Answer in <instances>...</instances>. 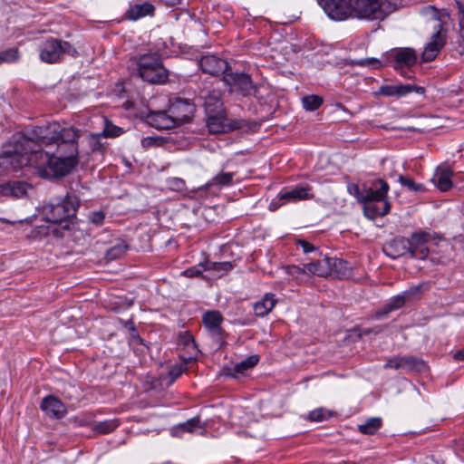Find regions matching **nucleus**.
<instances>
[{"instance_id":"f257e3e1","label":"nucleus","mask_w":464,"mask_h":464,"mask_svg":"<svg viewBox=\"0 0 464 464\" xmlns=\"http://www.w3.org/2000/svg\"><path fill=\"white\" fill-rule=\"evenodd\" d=\"M79 137V130L72 127L63 128L60 131L54 130L52 135L44 133L42 128H34L26 134L16 132L0 152V168L15 170L27 166L32 161L30 154H37L44 147L51 149L53 145H56L57 150L78 154Z\"/></svg>"},{"instance_id":"f03ea898","label":"nucleus","mask_w":464,"mask_h":464,"mask_svg":"<svg viewBox=\"0 0 464 464\" xmlns=\"http://www.w3.org/2000/svg\"><path fill=\"white\" fill-rule=\"evenodd\" d=\"M32 161L27 165H44L46 164L51 170L57 176H65L69 174L78 163V154L69 153L62 150H52L50 148L37 154H30Z\"/></svg>"},{"instance_id":"7ed1b4c3","label":"nucleus","mask_w":464,"mask_h":464,"mask_svg":"<svg viewBox=\"0 0 464 464\" xmlns=\"http://www.w3.org/2000/svg\"><path fill=\"white\" fill-rule=\"evenodd\" d=\"M137 65L139 76L151 84H164L169 79V71L163 66L158 53L140 54L132 58Z\"/></svg>"},{"instance_id":"20e7f679","label":"nucleus","mask_w":464,"mask_h":464,"mask_svg":"<svg viewBox=\"0 0 464 464\" xmlns=\"http://www.w3.org/2000/svg\"><path fill=\"white\" fill-rule=\"evenodd\" d=\"M393 0H352L353 16L366 20H382L393 12Z\"/></svg>"},{"instance_id":"39448f33","label":"nucleus","mask_w":464,"mask_h":464,"mask_svg":"<svg viewBox=\"0 0 464 464\" xmlns=\"http://www.w3.org/2000/svg\"><path fill=\"white\" fill-rule=\"evenodd\" d=\"M76 49L69 43L58 38L49 37L39 47V59L48 64L61 63L65 55L75 57Z\"/></svg>"},{"instance_id":"423d86ee","label":"nucleus","mask_w":464,"mask_h":464,"mask_svg":"<svg viewBox=\"0 0 464 464\" xmlns=\"http://www.w3.org/2000/svg\"><path fill=\"white\" fill-rule=\"evenodd\" d=\"M80 206V199L73 194H67L62 201L50 203L44 208L47 221L62 223L76 215Z\"/></svg>"},{"instance_id":"0eeeda50","label":"nucleus","mask_w":464,"mask_h":464,"mask_svg":"<svg viewBox=\"0 0 464 464\" xmlns=\"http://www.w3.org/2000/svg\"><path fill=\"white\" fill-rule=\"evenodd\" d=\"M313 198L314 194L310 186H296L291 189L281 190L271 201L269 208L274 211L285 204L307 200Z\"/></svg>"},{"instance_id":"6e6552de","label":"nucleus","mask_w":464,"mask_h":464,"mask_svg":"<svg viewBox=\"0 0 464 464\" xmlns=\"http://www.w3.org/2000/svg\"><path fill=\"white\" fill-rule=\"evenodd\" d=\"M223 81L230 88V92H238L245 97L255 96L257 92V86L246 73L228 72L224 75Z\"/></svg>"},{"instance_id":"1a4fd4ad","label":"nucleus","mask_w":464,"mask_h":464,"mask_svg":"<svg viewBox=\"0 0 464 464\" xmlns=\"http://www.w3.org/2000/svg\"><path fill=\"white\" fill-rule=\"evenodd\" d=\"M384 369L401 370L404 372H424L428 365L421 358L414 355L393 356L383 365Z\"/></svg>"},{"instance_id":"9d476101","label":"nucleus","mask_w":464,"mask_h":464,"mask_svg":"<svg viewBox=\"0 0 464 464\" xmlns=\"http://www.w3.org/2000/svg\"><path fill=\"white\" fill-rule=\"evenodd\" d=\"M327 15L336 21L353 16L352 0H318Z\"/></svg>"},{"instance_id":"9b49d317","label":"nucleus","mask_w":464,"mask_h":464,"mask_svg":"<svg viewBox=\"0 0 464 464\" xmlns=\"http://www.w3.org/2000/svg\"><path fill=\"white\" fill-rule=\"evenodd\" d=\"M196 107L189 100L177 98L169 105L170 117L173 118L176 126L188 122L195 112Z\"/></svg>"},{"instance_id":"f8f14e48","label":"nucleus","mask_w":464,"mask_h":464,"mask_svg":"<svg viewBox=\"0 0 464 464\" xmlns=\"http://www.w3.org/2000/svg\"><path fill=\"white\" fill-rule=\"evenodd\" d=\"M198 65L202 72L211 76L225 75L229 69L228 62L226 59L212 53L201 56Z\"/></svg>"},{"instance_id":"ddd939ff","label":"nucleus","mask_w":464,"mask_h":464,"mask_svg":"<svg viewBox=\"0 0 464 464\" xmlns=\"http://www.w3.org/2000/svg\"><path fill=\"white\" fill-rule=\"evenodd\" d=\"M430 238V235L426 232L413 233L409 239V243L411 244V257L419 259L426 258L429 255V249L426 246V244Z\"/></svg>"},{"instance_id":"4468645a","label":"nucleus","mask_w":464,"mask_h":464,"mask_svg":"<svg viewBox=\"0 0 464 464\" xmlns=\"http://www.w3.org/2000/svg\"><path fill=\"white\" fill-rule=\"evenodd\" d=\"M424 93V88L414 84H386L379 88L378 93L386 97H402L411 92Z\"/></svg>"},{"instance_id":"2eb2a0df","label":"nucleus","mask_w":464,"mask_h":464,"mask_svg":"<svg viewBox=\"0 0 464 464\" xmlns=\"http://www.w3.org/2000/svg\"><path fill=\"white\" fill-rule=\"evenodd\" d=\"M146 121L149 125L158 130H169L176 127V123L170 112L165 111H150L146 115Z\"/></svg>"},{"instance_id":"dca6fc26","label":"nucleus","mask_w":464,"mask_h":464,"mask_svg":"<svg viewBox=\"0 0 464 464\" xmlns=\"http://www.w3.org/2000/svg\"><path fill=\"white\" fill-rule=\"evenodd\" d=\"M410 249L409 238L403 237H395L383 246L384 254L392 259L410 255Z\"/></svg>"},{"instance_id":"f3484780","label":"nucleus","mask_w":464,"mask_h":464,"mask_svg":"<svg viewBox=\"0 0 464 464\" xmlns=\"http://www.w3.org/2000/svg\"><path fill=\"white\" fill-rule=\"evenodd\" d=\"M40 408L49 417L62 419L67 413L66 406L56 397L49 395L43 399Z\"/></svg>"},{"instance_id":"a211bd4d","label":"nucleus","mask_w":464,"mask_h":464,"mask_svg":"<svg viewBox=\"0 0 464 464\" xmlns=\"http://www.w3.org/2000/svg\"><path fill=\"white\" fill-rule=\"evenodd\" d=\"M445 44V38L440 31H437L430 37V42L427 43L421 54V60L424 63L433 61L441 48Z\"/></svg>"},{"instance_id":"6ab92c4d","label":"nucleus","mask_w":464,"mask_h":464,"mask_svg":"<svg viewBox=\"0 0 464 464\" xmlns=\"http://www.w3.org/2000/svg\"><path fill=\"white\" fill-rule=\"evenodd\" d=\"M390 189L389 184L383 179H376L372 182V187L364 193V201H381L389 202L387 194Z\"/></svg>"},{"instance_id":"aec40b11","label":"nucleus","mask_w":464,"mask_h":464,"mask_svg":"<svg viewBox=\"0 0 464 464\" xmlns=\"http://www.w3.org/2000/svg\"><path fill=\"white\" fill-rule=\"evenodd\" d=\"M200 97L204 100L206 114L218 113L224 111L219 90L203 91Z\"/></svg>"},{"instance_id":"412c9836","label":"nucleus","mask_w":464,"mask_h":464,"mask_svg":"<svg viewBox=\"0 0 464 464\" xmlns=\"http://www.w3.org/2000/svg\"><path fill=\"white\" fill-rule=\"evenodd\" d=\"M391 57L393 59L396 70L402 67H411L416 63L417 55L411 48H400L394 50L391 53Z\"/></svg>"},{"instance_id":"4be33fe9","label":"nucleus","mask_w":464,"mask_h":464,"mask_svg":"<svg viewBox=\"0 0 464 464\" xmlns=\"http://www.w3.org/2000/svg\"><path fill=\"white\" fill-rule=\"evenodd\" d=\"M223 320V315L218 311H208L202 317L205 327L213 337L221 336L223 332L221 324Z\"/></svg>"},{"instance_id":"5701e85b","label":"nucleus","mask_w":464,"mask_h":464,"mask_svg":"<svg viewBox=\"0 0 464 464\" xmlns=\"http://www.w3.org/2000/svg\"><path fill=\"white\" fill-rule=\"evenodd\" d=\"M29 185L24 181L12 180L0 185V195L14 198L24 196Z\"/></svg>"},{"instance_id":"b1692460","label":"nucleus","mask_w":464,"mask_h":464,"mask_svg":"<svg viewBox=\"0 0 464 464\" xmlns=\"http://www.w3.org/2000/svg\"><path fill=\"white\" fill-rule=\"evenodd\" d=\"M330 257L323 256L317 260L305 264L308 276L326 277L331 276Z\"/></svg>"},{"instance_id":"393cba45","label":"nucleus","mask_w":464,"mask_h":464,"mask_svg":"<svg viewBox=\"0 0 464 464\" xmlns=\"http://www.w3.org/2000/svg\"><path fill=\"white\" fill-rule=\"evenodd\" d=\"M363 205L365 217L372 220L377 217L385 216L391 209L390 202L364 201Z\"/></svg>"},{"instance_id":"a878e982","label":"nucleus","mask_w":464,"mask_h":464,"mask_svg":"<svg viewBox=\"0 0 464 464\" xmlns=\"http://www.w3.org/2000/svg\"><path fill=\"white\" fill-rule=\"evenodd\" d=\"M452 169L448 166L439 167L434 174V184L440 191H448L452 187Z\"/></svg>"},{"instance_id":"bb28decb","label":"nucleus","mask_w":464,"mask_h":464,"mask_svg":"<svg viewBox=\"0 0 464 464\" xmlns=\"http://www.w3.org/2000/svg\"><path fill=\"white\" fill-rule=\"evenodd\" d=\"M420 285H416L406 290L401 295L393 296L385 305V312L388 313L401 308L410 297L420 292Z\"/></svg>"},{"instance_id":"cd10ccee","label":"nucleus","mask_w":464,"mask_h":464,"mask_svg":"<svg viewBox=\"0 0 464 464\" xmlns=\"http://www.w3.org/2000/svg\"><path fill=\"white\" fill-rule=\"evenodd\" d=\"M155 11L154 5L150 2L135 4L130 6L126 15L130 20L136 21L147 15H152Z\"/></svg>"},{"instance_id":"c85d7f7f","label":"nucleus","mask_w":464,"mask_h":464,"mask_svg":"<svg viewBox=\"0 0 464 464\" xmlns=\"http://www.w3.org/2000/svg\"><path fill=\"white\" fill-rule=\"evenodd\" d=\"M277 300L274 294L267 293L254 304L255 314L259 317L267 315L275 307Z\"/></svg>"},{"instance_id":"c756f323","label":"nucleus","mask_w":464,"mask_h":464,"mask_svg":"<svg viewBox=\"0 0 464 464\" xmlns=\"http://www.w3.org/2000/svg\"><path fill=\"white\" fill-rule=\"evenodd\" d=\"M225 111L207 114V126L211 133H220L226 130Z\"/></svg>"},{"instance_id":"7c9ffc66","label":"nucleus","mask_w":464,"mask_h":464,"mask_svg":"<svg viewBox=\"0 0 464 464\" xmlns=\"http://www.w3.org/2000/svg\"><path fill=\"white\" fill-rule=\"evenodd\" d=\"M234 178L233 172H221L213 177L208 182L205 184L203 188L210 189L216 188L220 189L224 186H228L232 183Z\"/></svg>"},{"instance_id":"2f4dec72","label":"nucleus","mask_w":464,"mask_h":464,"mask_svg":"<svg viewBox=\"0 0 464 464\" xmlns=\"http://www.w3.org/2000/svg\"><path fill=\"white\" fill-rule=\"evenodd\" d=\"M331 276L338 278H343L350 276V267L345 260L330 257Z\"/></svg>"},{"instance_id":"473e14b6","label":"nucleus","mask_w":464,"mask_h":464,"mask_svg":"<svg viewBox=\"0 0 464 464\" xmlns=\"http://www.w3.org/2000/svg\"><path fill=\"white\" fill-rule=\"evenodd\" d=\"M206 271L214 272L217 277H221L227 275L229 271H231L234 267V265L231 262H212L209 260H206Z\"/></svg>"},{"instance_id":"72a5a7b5","label":"nucleus","mask_w":464,"mask_h":464,"mask_svg":"<svg viewBox=\"0 0 464 464\" xmlns=\"http://www.w3.org/2000/svg\"><path fill=\"white\" fill-rule=\"evenodd\" d=\"M176 430L182 432L198 433L201 435L205 432L204 427L200 425V420L198 417L191 418L187 421L179 424L176 427Z\"/></svg>"},{"instance_id":"f704fd0d","label":"nucleus","mask_w":464,"mask_h":464,"mask_svg":"<svg viewBox=\"0 0 464 464\" xmlns=\"http://www.w3.org/2000/svg\"><path fill=\"white\" fill-rule=\"evenodd\" d=\"M382 419L370 418L365 423L358 426V430L362 434L373 435L382 427Z\"/></svg>"},{"instance_id":"c9c22d12","label":"nucleus","mask_w":464,"mask_h":464,"mask_svg":"<svg viewBox=\"0 0 464 464\" xmlns=\"http://www.w3.org/2000/svg\"><path fill=\"white\" fill-rule=\"evenodd\" d=\"M119 425L120 422L116 419L106 420L103 421H98L94 423L93 430L98 433L108 434L115 430Z\"/></svg>"},{"instance_id":"e433bc0d","label":"nucleus","mask_w":464,"mask_h":464,"mask_svg":"<svg viewBox=\"0 0 464 464\" xmlns=\"http://www.w3.org/2000/svg\"><path fill=\"white\" fill-rule=\"evenodd\" d=\"M398 181L402 187H405L409 190L413 191L415 193L421 194L427 190L423 184L416 183L412 179L405 177L403 175H399Z\"/></svg>"},{"instance_id":"4c0bfd02","label":"nucleus","mask_w":464,"mask_h":464,"mask_svg":"<svg viewBox=\"0 0 464 464\" xmlns=\"http://www.w3.org/2000/svg\"><path fill=\"white\" fill-rule=\"evenodd\" d=\"M104 138L101 133L91 134L88 137V145L92 153L102 154L105 150L104 143L102 139Z\"/></svg>"},{"instance_id":"58836bf2","label":"nucleus","mask_w":464,"mask_h":464,"mask_svg":"<svg viewBox=\"0 0 464 464\" xmlns=\"http://www.w3.org/2000/svg\"><path fill=\"white\" fill-rule=\"evenodd\" d=\"M258 362H259L258 355H251V356L247 357L246 359L243 360L242 362L237 363L234 367V370H235V372H237L238 373H244L245 372H246L249 369L256 366Z\"/></svg>"},{"instance_id":"ea45409f","label":"nucleus","mask_w":464,"mask_h":464,"mask_svg":"<svg viewBox=\"0 0 464 464\" xmlns=\"http://www.w3.org/2000/svg\"><path fill=\"white\" fill-rule=\"evenodd\" d=\"M302 103L306 111H313L322 105L323 99L317 95H308L302 99Z\"/></svg>"},{"instance_id":"a19ab883","label":"nucleus","mask_w":464,"mask_h":464,"mask_svg":"<svg viewBox=\"0 0 464 464\" xmlns=\"http://www.w3.org/2000/svg\"><path fill=\"white\" fill-rule=\"evenodd\" d=\"M350 64L357 65V66H365V67H370L372 69L381 68L382 65L381 61L376 58H364V59H358V60H351Z\"/></svg>"},{"instance_id":"79ce46f5","label":"nucleus","mask_w":464,"mask_h":464,"mask_svg":"<svg viewBox=\"0 0 464 464\" xmlns=\"http://www.w3.org/2000/svg\"><path fill=\"white\" fill-rule=\"evenodd\" d=\"M19 59V51L17 48H9L0 52V63H14Z\"/></svg>"},{"instance_id":"37998d69","label":"nucleus","mask_w":464,"mask_h":464,"mask_svg":"<svg viewBox=\"0 0 464 464\" xmlns=\"http://www.w3.org/2000/svg\"><path fill=\"white\" fill-rule=\"evenodd\" d=\"M123 133V130L111 122L106 121L103 131L101 133L104 138L111 137L115 138L119 137Z\"/></svg>"},{"instance_id":"c03bdc74","label":"nucleus","mask_w":464,"mask_h":464,"mask_svg":"<svg viewBox=\"0 0 464 464\" xmlns=\"http://www.w3.org/2000/svg\"><path fill=\"white\" fill-rule=\"evenodd\" d=\"M206 270V261H204L186 269L185 271L182 272V274L187 277H197L199 276Z\"/></svg>"},{"instance_id":"a18cd8bd","label":"nucleus","mask_w":464,"mask_h":464,"mask_svg":"<svg viewBox=\"0 0 464 464\" xmlns=\"http://www.w3.org/2000/svg\"><path fill=\"white\" fill-rule=\"evenodd\" d=\"M106 218V213L103 210L92 211L88 215V220L90 223L96 227H100L103 224Z\"/></svg>"},{"instance_id":"49530a36","label":"nucleus","mask_w":464,"mask_h":464,"mask_svg":"<svg viewBox=\"0 0 464 464\" xmlns=\"http://www.w3.org/2000/svg\"><path fill=\"white\" fill-rule=\"evenodd\" d=\"M127 250V246L124 244H117L116 246L111 247L107 251V256L110 259H116L121 256Z\"/></svg>"},{"instance_id":"de8ad7c7","label":"nucleus","mask_w":464,"mask_h":464,"mask_svg":"<svg viewBox=\"0 0 464 464\" xmlns=\"http://www.w3.org/2000/svg\"><path fill=\"white\" fill-rule=\"evenodd\" d=\"M286 273L295 277L299 278L302 275H307V269L305 267V264L303 265V266H288L286 268Z\"/></svg>"},{"instance_id":"09e8293b","label":"nucleus","mask_w":464,"mask_h":464,"mask_svg":"<svg viewBox=\"0 0 464 464\" xmlns=\"http://www.w3.org/2000/svg\"><path fill=\"white\" fill-rule=\"evenodd\" d=\"M329 417L328 411L324 409H316L309 413V420L312 421H322Z\"/></svg>"},{"instance_id":"8fccbe9b","label":"nucleus","mask_w":464,"mask_h":464,"mask_svg":"<svg viewBox=\"0 0 464 464\" xmlns=\"http://www.w3.org/2000/svg\"><path fill=\"white\" fill-rule=\"evenodd\" d=\"M160 144H161V140L158 137L148 136V137L143 138L141 140V145L145 149L150 148L153 146H159Z\"/></svg>"},{"instance_id":"3c124183","label":"nucleus","mask_w":464,"mask_h":464,"mask_svg":"<svg viewBox=\"0 0 464 464\" xmlns=\"http://www.w3.org/2000/svg\"><path fill=\"white\" fill-rule=\"evenodd\" d=\"M349 192L350 194H352L353 196H354L358 201L363 203L364 202V193H362L359 188L358 185L356 184H353V185H351L349 186Z\"/></svg>"},{"instance_id":"603ef678","label":"nucleus","mask_w":464,"mask_h":464,"mask_svg":"<svg viewBox=\"0 0 464 464\" xmlns=\"http://www.w3.org/2000/svg\"><path fill=\"white\" fill-rule=\"evenodd\" d=\"M299 246L302 247L304 253H311L315 250V247L309 242L304 240H300L298 242Z\"/></svg>"},{"instance_id":"864d4df0","label":"nucleus","mask_w":464,"mask_h":464,"mask_svg":"<svg viewBox=\"0 0 464 464\" xmlns=\"http://www.w3.org/2000/svg\"><path fill=\"white\" fill-rule=\"evenodd\" d=\"M181 373L182 370L180 368H172L169 371V375L173 380L179 378L181 375Z\"/></svg>"},{"instance_id":"5fc2aeb1","label":"nucleus","mask_w":464,"mask_h":464,"mask_svg":"<svg viewBox=\"0 0 464 464\" xmlns=\"http://www.w3.org/2000/svg\"><path fill=\"white\" fill-rule=\"evenodd\" d=\"M454 358L459 361H464V348L456 352Z\"/></svg>"},{"instance_id":"6e6d98bb","label":"nucleus","mask_w":464,"mask_h":464,"mask_svg":"<svg viewBox=\"0 0 464 464\" xmlns=\"http://www.w3.org/2000/svg\"><path fill=\"white\" fill-rule=\"evenodd\" d=\"M459 26H460L459 34H460V36L462 37V39L464 40V17H462L461 20L459 21Z\"/></svg>"},{"instance_id":"4d7b16f0","label":"nucleus","mask_w":464,"mask_h":464,"mask_svg":"<svg viewBox=\"0 0 464 464\" xmlns=\"http://www.w3.org/2000/svg\"><path fill=\"white\" fill-rule=\"evenodd\" d=\"M63 395H64V397H65L66 399H68V400H72V397H73L71 393H69V392H63Z\"/></svg>"},{"instance_id":"13d9d810","label":"nucleus","mask_w":464,"mask_h":464,"mask_svg":"<svg viewBox=\"0 0 464 464\" xmlns=\"http://www.w3.org/2000/svg\"><path fill=\"white\" fill-rule=\"evenodd\" d=\"M240 128V125L237 123V122H235L232 126H231V129H238Z\"/></svg>"},{"instance_id":"bf43d9fd","label":"nucleus","mask_w":464,"mask_h":464,"mask_svg":"<svg viewBox=\"0 0 464 464\" xmlns=\"http://www.w3.org/2000/svg\"><path fill=\"white\" fill-rule=\"evenodd\" d=\"M188 346H191V347L195 350V352H196V353H198V351H197V349H196V347H195V343H194V341H193V340H192L191 343H188Z\"/></svg>"}]
</instances>
